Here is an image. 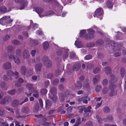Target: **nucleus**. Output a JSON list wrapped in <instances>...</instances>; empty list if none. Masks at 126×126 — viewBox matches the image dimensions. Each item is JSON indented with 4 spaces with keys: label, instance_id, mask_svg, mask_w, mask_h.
Returning <instances> with one entry per match:
<instances>
[{
    "label": "nucleus",
    "instance_id": "obj_1",
    "mask_svg": "<svg viewBox=\"0 0 126 126\" xmlns=\"http://www.w3.org/2000/svg\"><path fill=\"white\" fill-rule=\"evenodd\" d=\"M123 44L121 42L118 43L117 46L113 49V50L115 52L113 56L114 57H118L121 56L122 55L121 51H120L121 48H123Z\"/></svg>",
    "mask_w": 126,
    "mask_h": 126
},
{
    "label": "nucleus",
    "instance_id": "obj_2",
    "mask_svg": "<svg viewBox=\"0 0 126 126\" xmlns=\"http://www.w3.org/2000/svg\"><path fill=\"white\" fill-rule=\"evenodd\" d=\"M87 31L88 33L85 36V38L87 39L90 40L94 38V31L92 29L88 30Z\"/></svg>",
    "mask_w": 126,
    "mask_h": 126
},
{
    "label": "nucleus",
    "instance_id": "obj_3",
    "mask_svg": "<svg viewBox=\"0 0 126 126\" xmlns=\"http://www.w3.org/2000/svg\"><path fill=\"white\" fill-rule=\"evenodd\" d=\"M81 64L79 63H76L73 64L72 70L74 71L77 72L79 70L80 68Z\"/></svg>",
    "mask_w": 126,
    "mask_h": 126
},
{
    "label": "nucleus",
    "instance_id": "obj_4",
    "mask_svg": "<svg viewBox=\"0 0 126 126\" xmlns=\"http://www.w3.org/2000/svg\"><path fill=\"white\" fill-rule=\"evenodd\" d=\"M11 100V98L10 96H6L4 97L3 100L1 102V104L4 105L8 104Z\"/></svg>",
    "mask_w": 126,
    "mask_h": 126
},
{
    "label": "nucleus",
    "instance_id": "obj_5",
    "mask_svg": "<svg viewBox=\"0 0 126 126\" xmlns=\"http://www.w3.org/2000/svg\"><path fill=\"white\" fill-rule=\"evenodd\" d=\"M9 59L11 60H14L15 62L17 64H18L20 62V60L19 58L13 55L10 54L9 56Z\"/></svg>",
    "mask_w": 126,
    "mask_h": 126
},
{
    "label": "nucleus",
    "instance_id": "obj_6",
    "mask_svg": "<svg viewBox=\"0 0 126 126\" xmlns=\"http://www.w3.org/2000/svg\"><path fill=\"white\" fill-rule=\"evenodd\" d=\"M103 11L102 8H99L97 9L95 12V15H94V17H95V16H99L103 14Z\"/></svg>",
    "mask_w": 126,
    "mask_h": 126
},
{
    "label": "nucleus",
    "instance_id": "obj_7",
    "mask_svg": "<svg viewBox=\"0 0 126 126\" xmlns=\"http://www.w3.org/2000/svg\"><path fill=\"white\" fill-rule=\"evenodd\" d=\"M27 69L24 66H22L21 68L20 72L21 74L23 75H25L27 74Z\"/></svg>",
    "mask_w": 126,
    "mask_h": 126
},
{
    "label": "nucleus",
    "instance_id": "obj_8",
    "mask_svg": "<svg viewBox=\"0 0 126 126\" xmlns=\"http://www.w3.org/2000/svg\"><path fill=\"white\" fill-rule=\"evenodd\" d=\"M104 122H106L111 123L113 122V116L111 115H109L106 118L103 119Z\"/></svg>",
    "mask_w": 126,
    "mask_h": 126
},
{
    "label": "nucleus",
    "instance_id": "obj_9",
    "mask_svg": "<svg viewBox=\"0 0 126 126\" xmlns=\"http://www.w3.org/2000/svg\"><path fill=\"white\" fill-rule=\"evenodd\" d=\"M44 66L46 67L50 68L52 66V63L50 60L47 59L45 61L44 63Z\"/></svg>",
    "mask_w": 126,
    "mask_h": 126
},
{
    "label": "nucleus",
    "instance_id": "obj_10",
    "mask_svg": "<svg viewBox=\"0 0 126 126\" xmlns=\"http://www.w3.org/2000/svg\"><path fill=\"white\" fill-rule=\"evenodd\" d=\"M22 56L23 58L25 59H27L30 56V54L29 51L28 50H24L22 53Z\"/></svg>",
    "mask_w": 126,
    "mask_h": 126
},
{
    "label": "nucleus",
    "instance_id": "obj_11",
    "mask_svg": "<svg viewBox=\"0 0 126 126\" xmlns=\"http://www.w3.org/2000/svg\"><path fill=\"white\" fill-rule=\"evenodd\" d=\"M2 67L5 69H10L11 67V63L9 62H6L3 64Z\"/></svg>",
    "mask_w": 126,
    "mask_h": 126
},
{
    "label": "nucleus",
    "instance_id": "obj_12",
    "mask_svg": "<svg viewBox=\"0 0 126 126\" xmlns=\"http://www.w3.org/2000/svg\"><path fill=\"white\" fill-rule=\"evenodd\" d=\"M19 103V100H15L12 102L11 104V105L13 107L15 108L17 106Z\"/></svg>",
    "mask_w": 126,
    "mask_h": 126
},
{
    "label": "nucleus",
    "instance_id": "obj_13",
    "mask_svg": "<svg viewBox=\"0 0 126 126\" xmlns=\"http://www.w3.org/2000/svg\"><path fill=\"white\" fill-rule=\"evenodd\" d=\"M92 109V107L90 106H88L87 108L85 109L84 110V111L85 113L84 114V116L85 117H87V116L88 115V114L87 113L88 112H90L91 111V109Z\"/></svg>",
    "mask_w": 126,
    "mask_h": 126
},
{
    "label": "nucleus",
    "instance_id": "obj_14",
    "mask_svg": "<svg viewBox=\"0 0 126 126\" xmlns=\"http://www.w3.org/2000/svg\"><path fill=\"white\" fill-rule=\"evenodd\" d=\"M42 66V64L41 63L36 64L35 66L36 71L38 72L40 71Z\"/></svg>",
    "mask_w": 126,
    "mask_h": 126
},
{
    "label": "nucleus",
    "instance_id": "obj_15",
    "mask_svg": "<svg viewBox=\"0 0 126 126\" xmlns=\"http://www.w3.org/2000/svg\"><path fill=\"white\" fill-rule=\"evenodd\" d=\"M110 91L109 93V95L110 96H112L116 95L117 94L116 90H110Z\"/></svg>",
    "mask_w": 126,
    "mask_h": 126
},
{
    "label": "nucleus",
    "instance_id": "obj_16",
    "mask_svg": "<svg viewBox=\"0 0 126 126\" xmlns=\"http://www.w3.org/2000/svg\"><path fill=\"white\" fill-rule=\"evenodd\" d=\"M35 10L36 12L39 15L40 17H42L39 14L43 12L44 10L43 9L41 8L37 7L36 8Z\"/></svg>",
    "mask_w": 126,
    "mask_h": 126
},
{
    "label": "nucleus",
    "instance_id": "obj_17",
    "mask_svg": "<svg viewBox=\"0 0 126 126\" xmlns=\"http://www.w3.org/2000/svg\"><path fill=\"white\" fill-rule=\"evenodd\" d=\"M110 80L109 81L110 83H115L116 82V79L113 75H112L111 76Z\"/></svg>",
    "mask_w": 126,
    "mask_h": 126
},
{
    "label": "nucleus",
    "instance_id": "obj_18",
    "mask_svg": "<svg viewBox=\"0 0 126 126\" xmlns=\"http://www.w3.org/2000/svg\"><path fill=\"white\" fill-rule=\"evenodd\" d=\"M100 79L99 76L98 75L96 76L93 79V81L94 83H97Z\"/></svg>",
    "mask_w": 126,
    "mask_h": 126
},
{
    "label": "nucleus",
    "instance_id": "obj_19",
    "mask_svg": "<svg viewBox=\"0 0 126 126\" xmlns=\"http://www.w3.org/2000/svg\"><path fill=\"white\" fill-rule=\"evenodd\" d=\"M106 5L108 8H111L112 7L113 5L112 2L108 1L106 2Z\"/></svg>",
    "mask_w": 126,
    "mask_h": 126
},
{
    "label": "nucleus",
    "instance_id": "obj_20",
    "mask_svg": "<svg viewBox=\"0 0 126 126\" xmlns=\"http://www.w3.org/2000/svg\"><path fill=\"white\" fill-rule=\"evenodd\" d=\"M109 91V89L106 87L103 88L102 90V93L104 94H107Z\"/></svg>",
    "mask_w": 126,
    "mask_h": 126
},
{
    "label": "nucleus",
    "instance_id": "obj_21",
    "mask_svg": "<svg viewBox=\"0 0 126 126\" xmlns=\"http://www.w3.org/2000/svg\"><path fill=\"white\" fill-rule=\"evenodd\" d=\"M49 47V44L48 42L45 41L43 44V47L44 49L45 50H47V49Z\"/></svg>",
    "mask_w": 126,
    "mask_h": 126
},
{
    "label": "nucleus",
    "instance_id": "obj_22",
    "mask_svg": "<svg viewBox=\"0 0 126 126\" xmlns=\"http://www.w3.org/2000/svg\"><path fill=\"white\" fill-rule=\"evenodd\" d=\"M75 85L76 88L78 89H80L82 86V83L80 81H77Z\"/></svg>",
    "mask_w": 126,
    "mask_h": 126
},
{
    "label": "nucleus",
    "instance_id": "obj_23",
    "mask_svg": "<svg viewBox=\"0 0 126 126\" xmlns=\"http://www.w3.org/2000/svg\"><path fill=\"white\" fill-rule=\"evenodd\" d=\"M104 43V41L103 40L99 39L97 40L96 42V45L100 46L102 45Z\"/></svg>",
    "mask_w": 126,
    "mask_h": 126
},
{
    "label": "nucleus",
    "instance_id": "obj_24",
    "mask_svg": "<svg viewBox=\"0 0 126 126\" xmlns=\"http://www.w3.org/2000/svg\"><path fill=\"white\" fill-rule=\"evenodd\" d=\"M7 75L9 76H10V79L12 80V78L11 77L14 76V72L11 70L9 71L7 73Z\"/></svg>",
    "mask_w": 126,
    "mask_h": 126
},
{
    "label": "nucleus",
    "instance_id": "obj_25",
    "mask_svg": "<svg viewBox=\"0 0 126 126\" xmlns=\"http://www.w3.org/2000/svg\"><path fill=\"white\" fill-rule=\"evenodd\" d=\"M29 109L28 107H23L21 109V111L22 112L26 113L29 111Z\"/></svg>",
    "mask_w": 126,
    "mask_h": 126
},
{
    "label": "nucleus",
    "instance_id": "obj_26",
    "mask_svg": "<svg viewBox=\"0 0 126 126\" xmlns=\"http://www.w3.org/2000/svg\"><path fill=\"white\" fill-rule=\"evenodd\" d=\"M125 70L123 68H121L120 70V73L121 77L123 78L125 75Z\"/></svg>",
    "mask_w": 126,
    "mask_h": 126
},
{
    "label": "nucleus",
    "instance_id": "obj_27",
    "mask_svg": "<svg viewBox=\"0 0 126 126\" xmlns=\"http://www.w3.org/2000/svg\"><path fill=\"white\" fill-rule=\"evenodd\" d=\"M52 103L51 101H47L46 102V107L47 109H48L52 105Z\"/></svg>",
    "mask_w": 126,
    "mask_h": 126
},
{
    "label": "nucleus",
    "instance_id": "obj_28",
    "mask_svg": "<svg viewBox=\"0 0 126 126\" xmlns=\"http://www.w3.org/2000/svg\"><path fill=\"white\" fill-rule=\"evenodd\" d=\"M59 99L61 102H63L65 99L63 94L62 93L60 94L59 95Z\"/></svg>",
    "mask_w": 126,
    "mask_h": 126
},
{
    "label": "nucleus",
    "instance_id": "obj_29",
    "mask_svg": "<svg viewBox=\"0 0 126 126\" xmlns=\"http://www.w3.org/2000/svg\"><path fill=\"white\" fill-rule=\"evenodd\" d=\"M64 50L66 52L64 54L63 58L65 59L67 58L68 57V54L67 52L69 51V50L67 49H65Z\"/></svg>",
    "mask_w": 126,
    "mask_h": 126
},
{
    "label": "nucleus",
    "instance_id": "obj_30",
    "mask_svg": "<svg viewBox=\"0 0 126 126\" xmlns=\"http://www.w3.org/2000/svg\"><path fill=\"white\" fill-rule=\"evenodd\" d=\"M111 70L110 68L107 67L105 68V71L107 74H109L111 72Z\"/></svg>",
    "mask_w": 126,
    "mask_h": 126
},
{
    "label": "nucleus",
    "instance_id": "obj_31",
    "mask_svg": "<svg viewBox=\"0 0 126 126\" xmlns=\"http://www.w3.org/2000/svg\"><path fill=\"white\" fill-rule=\"evenodd\" d=\"M54 14V12L51 11H48L46 12L44 16H47L48 15H52Z\"/></svg>",
    "mask_w": 126,
    "mask_h": 126
},
{
    "label": "nucleus",
    "instance_id": "obj_32",
    "mask_svg": "<svg viewBox=\"0 0 126 126\" xmlns=\"http://www.w3.org/2000/svg\"><path fill=\"white\" fill-rule=\"evenodd\" d=\"M50 92L53 95H55L56 94V90L55 88L52 87L51 89Z\"/></svg>",
    "mask_w": 126,
    "mask_h": 126
},
{
    "label": "nucleus",
    "instance_id": "obj_33",
    "mask_svg": "<svg viewBox=\"0 0 126 126\" xmlns=\"http://www.w3.org/2000/svg\"><path fill=\"white\" fill-rule=\"evenodd\" d=\"M47 91L46 89H41L40 91L41 94L42 95H46L47 93Z\"/></svg>",
    "mask_w": 126,
    "mask_h": 126
},
{
    "label": "nucleus",
    "instance_id": "obj_34",
    "mask_svg": "<svg viewBox=\"0 0 126 126\" xmlns=\"http://www.w3.org/2000/svg\"><path fill=\"white\" fill-rule=\"evenodd\" d=\"M27 4V1H25L24 2H23L21 4L20 9L21 10L23 9L24 7L26 6Z\"/></svg>",
    "mask_w": 126,
    "mask_h": 126
},
{
    "label": "nucleus",
    "instance_id": "obj_35",
    "mask_svg": "<svg viewBox=\"0 0 126 126\" xmlns=\"http://www.w3.org/2000/svg\"><path fill=\"white\" fill-rule=\"evenodd\" d=\"M116 87V85L113 84H111L109 86V88L110 90H114Z\"/></svg>",
    "mask_w": 126,
    "mask_h": 126
},
{
    "label": "nucleus",
    "instance_id": "obj_36",
    "mask_svg": "<svg viewBox=\"0 0 126 126\" xmlns=\"http://www.w3.org/2000/svg\"><path fill=\"white\" fill-rule=\"evenodd\" d=\"M103 110L105 112L108 113L110 112V109L108 107L106 106L104 108Z\"/></svg>",
    "mask_w": 126,
    "mask_h": 126
},
{
    "label": "nucleus",
    "instance_id": "obj_37",
    "mask_svg": "<svg viewBox=\"0 0 126 126\" xmlns=\"http://www.w3.org/2000/svg\"><path fill=\"white\" fill-rule=\"evenodd\" d=\"M95 44L93 42H90L87 44V46L89 47H93L94 46Z\"/></svg>",
    "mask_w": 126,
    "mask_h": 126
},
{
    "label": "nucleus",
    "instance_id": "obj_38",
    "mask_svg": "<svg viewBox=\"0 0 126 126\" xmlns=\"http://www.w3.org/2000/svg\"><path fill=\"white\" fill-rule=\"evenodd\" d=\"M7 11V9L5 6L1 7L0 9V12L2 13H5Z\"/></svg>",
    "mask_w": 126,
    "mask_h": 126
},
{
    "label": "nucleus",
    "instance_id": "obj_39",
    "mask_svg": "<svg viewBox=\"0 0 126 126\" xmlns=\"http://www.w3.org/2000/svg\"><path fill=\"white\" fill-rule=\"evenodd\" d=\"M93 72L94 74L99 73L100 72V69L98 68H95L94 69Z\"/></svg>",
    "mask_w": 126,
    "mask_h": 126
},
{
    "label": "nucleus",
    "instance_id": "obj_40",
    "mask_svg": "<svg viewBox=\"0 0 126 126\" xmlns=\"http://www.w3.org/2000/svg\"><path fill=\"white\" fill-rule=\"evenodd\" d=\"M27 74L26 75V76L27 77H29L30 75H31L32 74L33 72L30 69H28L27 70Z\"/></svg>",
    "mask_w": 126,
    "mask_h": 126
},
{
    "label": "nucleus",
    "instance_id": "obj_41",
    "mask_svg": "<svg viewBox=\"0 0 126 126\" xmlns=\"http://www.w3.org/2000/svg\"><path fill=\"white\" fill-rule=\"evenodd\" d=\"M80 124V118H78L74 126H78Z\"/></svg>",
    "mask_w": 126,
    "mask_h": 126
},
{
    "label": "nucleus",
    "instance_id": "obj_42",
    "mask_svg": "<svg viewBox=\"0 0 126 126\" xmlns=\"http://www.w3.org/2000/svg\"><path fill=\"white\" fill-rule=\"evenodd\" d=\"M21 51L20 49H17L16 50V55L18 56L21 55Z\"/></svg>",
    "mask_w": 126,
    "mask_h": 126
},
{
    "label": "nucleus",
    "instance_id": "obj_43",
    "mask_svg": "<svg viewBox=\"0 0 126 126\" xmlns=\"http://www.w3.org/2000/svg\"><path fill=\"white\" fill-rule=\"evenodd\" d=\"M12 43L14 45H18L20 44V42L16 40H13L12 41Z\"/></svg>",
    "mask_w": 126,
    "mask_h": 126
},
{
    "label": "nucleus",
    "instance_id": "obj_44",
    "mask_svg": "<svg viewBox=\"0 0 126 126\" xmlns=\"http://www.w3.org/2000/svg\"><path fill=\"white\" fill-rule=\"evenodd\" d=\"M101 88V87L99 85H97L95 87V91L97 92H99Z\"/></svg>",
    "mask_w": 126,
    "mask_h": 126
},
{
    "label": "nucleus",
    "instance_id": "obj_45",
    "mask_svg": "<svg viewBox=\"0 0 126 126\" xmlns=\"http://www.w3.org/2000/svg\"><path fill=\"white\" fill-rule=\"evenodd\" d=\"M94 64L91 63H88L87 66L88 69L90 70L92 69L94 67Z\"/></svg>",
    "mask_w": 126,
    "mask_h": 126
},
{
    "label": "nucleus",
    "instance_id": "obj_46",
    "mask_svg": "<svg viewBox=\"0 0 126 126\" xmlns=\"http://www.w3.org/2000/svg\"><path fill=\"white\" fill-rule=\"evenodd\" d=\"M26 87L29 90H32V85L31 84L28 83L26 85Z\"/></svg>",
    "mask_w": 126,
    "mask_h": 126
},
{
    "label": "nucleus",
    "instance_id": "obj_47",
    "mask_svg": "<svg viewBox=\"0 0 126 126\" xmlns=\"http://www.w3.org/2000/svg\"><path fill=\"white\" fill-rule=\"evenodd\" d=\"M92 58V56L90 55H86L84 59L85 60H88Z\"/></svg>",
    "mask_w": 126,
    "mask_h": 126
},
{
    "label": "nucleus",
    "instance_id": "obj_48",
    "mask_svg": "<svg viewBox=\"0 0 126 126\" xmlns=\"http://www.w3.org/2000/svg\"><path fill=\"white\" fill-rule=\"evenodd\" d=\"M6 49L8 51L10 52L12 50L14 49V48L12 46H8Z\"/></svg>",
    "mask_w": 126,
    "mask_h": 126
},
{
    "label": "nucleus",
    "instance_id": "obj_49",
    "mask_svg": "<svg viewBox=\"0 0 126 126\" xmlns=\"http://www.w3.org/2000/svg\"><path fill=\"white\" fill-rule=\"evenodd\" d=\"M96 118L97 119L98 122L99 123H102V119L101 117L97 115L96 116Z\"/></svg>",
    "mask_w": 126,
    "mask_h": 126
},
{
    "label": "nucleus",
    "instance_id": "obj_50",
    "mask_svg": "<svg viewBox=\"0 0 126 126\" xmlns=\"http://www.w3.org/2000/svg\"><path fill=\"white\" fill-rule=\"evenodd\" d=\"M53 95V96H50L49 98L51 99L53 101L55 102L56 101V97L55 95Z\"/></svg>",
    "mask_w": 126,
    "mask_h": 126
},
{
    "label": "nucleus",
    "instance_id": "obj_51",
    "mask_svg": "<svg viewBox=\"0 0 126 126\" xmlns=\"http://www.w3.org/2000/svg\"><path fill=\"white\" fill-rule=\"evenodd\" d=\"M86 33V32L85 30H82L80 32V36L83 37Z\"/></svg>",
    "mask_w": 126,
    "mask_h": 126
},
{
    "label": "nucleus",
    "instance_id": "obj_52",
    "mask_svg": "<svg viewBox=\"0 0 126 126\" xmlns=\"http://www.w3.org/2000/svg\"><path fill=\"white\" fill-rule=\"evenodd\" d=\"M6 84L4 82L0 81V86L1 88H4L6 86Z\"/></svg>",
    "mask_w": 126,
    "mask_h": 126
},
{
    "label": "nucleus",
    "instance_id": "obj_53",
    "mask_svg": "<svg viewBox=\"0 0 126 126\" xmlns=\"http://www.w3.org/2000/svg\"><path fill=\"white\" fill-rule=\"evenodd\" d=\"M108 83V81L107 79H105L103 80L102 82L103 85L104 86H106Z\"/></svg>",
    "mask_w": 126,
    "mask_h": 126
},
{
    "label": "nucleus",
    "instance_id": "obj_54",
    "mask_svg": "<svg viewBox=\"0 0 126 126\" xmlns=\"http://www.w3.org/2000/svg\"><path fill=\"white\" fill-rule=\"evenodd\" d=\"M10 38V37L9 35H6L4 36L3 38L4 41H6Z\"/></svg>",
    "mask_w": 126,
    "mask_h": 126
},
{
    "label": "nucleus",
    "instance_id": "obj_55",
    "mask_svg": "<svg viewBox=\"0 0 126 126\" xmlns=\"http://www.w3.org/2000/svg\"><path fill=\"white\" fill-rule=\"evenodd\" d=\"M93 124L91 121H89L87 122L86 124V126H93Z\"/></svg>",
    "mask_w": 126,
    "mask_h": 126
},
{
    "label": "nucleus",
    "instance_id": "obj_56",
    "mask_svg": "<svg viewBox=\"0 0 126 126\" xmlns=\"http://www.w3.org/2000/svg\"><path fill=\"white\" fill-rule=\"evenodd\" d=\"M16 90L15 89H13L11 90L10 91H9L8 92L9 94L11 95H13L15 94Z\"/></svg>",
    "mask_w": 126,
    "mask_h": 126
},
{
    "label": "nucleus",
    "instance_id": "obj_57",
    "mask_svg": "<svg viewBox=\"0 0 126 126\" xmlns=\"http://www.w3.org/2000/svg\"><path fill=\"white\" fill-rule=\"evenodd\" d=\"M9 76L8 75H4L3 77V80L5 81H7L9 79Z\"/></svg>",
    "mask_w": 126,
    "mask_h": 126
},
{
    "label": "nucleus",
    "instance_id": "obj_58",
    "mask_svg": "<svg viewBox=\"0 0 126 126\" xmlns=\"http://www.w3.org/2000/svg\"><path fill=\"white\" fill-rule=\"evenodd\" d=\"M59 80L58 79H55L53 81V83L54 85H56L59 82Z\"/></svg>",
    "mask_w": 126,
    "mask_h": 126
},
{
    "label": "nucleus",
    "instance_id": "obj_59",
    "mask_svg": "<svg viewBox=\"0 0 126 126\" xmlns=\"http://www.w3.org/2000/svg\"><path fill=\"white\" fill-rule=\"evenodd\" d=\"M83 87L85 88H89V86L88 83L87 82L85 83L84 82V83L83 85Z\"/></svg>",
    "mask_w": 126,
    "mask_h": 126
},
{
    "label": "nucleus",
    "instance_id": "obj_60",
    "mask_svg": "<svg viewBox=\"0 0 126 126\" xmlns=\"http://www.w3.org/2000/svg\"><path fill=\"white\" fill-rule=\"evenodd\" d=\"M39 93L37 91H36L33 94V96L36 98H37L38 97Z\"/></svg>",
    "mask_w": 126,
    "mask_h": 126
},
{
    "label": "nucleus",
    "instance_id": "obj_61",
    "mask_svg": "<svg viewBox=\"0 0 126 126\" xmlns=\"http://www.w3.org/2000/svg\"><path fill=\"white\" fill-rule=\"evenodd\" d=\"M76 55L75 53L73 52H72L70 53V57L71 58H74Z\"/></svg>",
    "mask_w": 126,
    "mask_h": 126
},
{
    "label": "nucleus",
    "instance_id": "obj_62",
    "mask_svg": "<svg viewBox=\"0 0 126 126\" xmlns=\"http://www.w3.org/2000/svg\"><path fill=\"white\" fill-rule=\"evenodd\" d=\"M53 76V74L51 73H49L48 74L47 76V78L49 79H51Z\"/></svg>",
    "mask_w": 126,
    "mask_h": 126
},
{
    "label": "nucleus",
    "instance_id": "obj_63",
    "mask_svg": "<svg viewBox=\"0 0 126 126\" xmlns=\"http://www.w3.org/2000/svg\"><path fill=\"white\" fill-rule=\"evenodd\" d=\"M39 61V59L38 58H36L35 59L34 58L32 60V62L34 63H38Z\"/></svg>",
    "mask_w": 126,
    "mask_h": 126
},
{
    "label": "nucleus",
    "instance_id": "obj_64",
    "mask_svg": "<svg viewBox=\"0 0 126 126\" xmlns=\"http://www.w3.org/2000/svg\"><path fill=\"white\" fill-rule=\"evenodd\" d=\"M14 75L15 76V78L17 79L19 77V73L17 72L16 71L14 73Z\"/></svg>",
    "mask_w": 126,
    "mask_h": 126
}]
</instances>
